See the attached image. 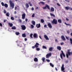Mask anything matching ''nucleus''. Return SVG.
<instances>
[{
  "mask_svg": "<svg viewBox=\"0 0 72 72\" xmlns=\"http://www.w3.org/2000/svg\"><path fill=\"white\" fill-rule=\"evenodd\" d=\"M58 22L59 23H62V20L60 19H58Z\"/></svg>",
  "mask_w": 72,
  "mask_h": 72,
  "instance_id": "obj_19",
  "label": "nucleus"
},
{
  "mask_svg": "<svg viewBox=\"0 0 72 72\" xmlns=\"http://www.w3.org/2000/svg\"><path fill=\"white\" fill-rule=\"evenodd\" d=\"M50 15H51V16H53V17H55V16L54 14H53L51 13H50Z\"/></svg>",
  "mask_w": 72,
  "mask_h": 72,
  "instance_id": "obj_27",
  "label": "nucleus"
},
{
  "mask_svg": "<svg viewBox=\"0 0 72 72\" xmlns=\"http://www.w3.org/2000/svg\"><path fill=\"white\" fill-rule=\"evenodd\" d=\"M41 22L42 23H44V20L43 19H41Z\"/></svg>",
  "mask_w": 72,
  "mask_h": 72,
  "instance_id": "obj_35",
  "label": "nucleus"
},
{
  "mask_svg": "<svg viewBox=\"0 0 72 72\" xmlns=\"http://www.w3.org/2000/svg\"><path fill=\"white\" fill-rule=\"evenodd\" d=\"M17 46H19V47L20 48H21V47H22V44H18Z\"/></svg>",
  "mask_w": 72,
  "mask_h": 72,
  "instance_id": "obj_21",
  "label": "nucleus"
},
{
  "mask_svg": "<svg viewBox=\"0 0 72 72\" xmlns=\"http://www.w3.org/2000/svg\"><path fill=\"white\" fill-rule=\"evenodd\" d=\"M43 9H46V6L43 7Z\"/></svg>",
  "mask_w": 72,
  "mask_h": 72,
  "instance_id": "obj_43",
  "label": "nucleus"
},
{
  "mask_svg": "<svg viewBox=\"0 0 72 72\" xmlns=\"http://www.w3.org/2000/svg\"><path fill=\"white\" fill-rule=\"evenodd\" d=\"M57 49H58V50L59 51L61 50V49H62V48H61V47L60 46H58L57 47Z\"/></svg>",
  "mask_w": 72,
  "mask_h": 72,
  "instance_id": "obj_12",
  "label": "nucleus"
},
{
  "mask_svg": "<svg viewBox=\"0 0 72 72\" xmlns=\"http://www.w3.org/2000/svg\"><path fill=\"white\" fill-rule=\"evenodd\" d=\"M11 29H12V30H16V27L14 26H13L12 27Z\"/></svg>",
  "mask_w": 72,
  "mask_h": 72,
  "instance_id": "obj_28",
  "label": "nucleus"
},
{
  "mask_svg": "<svg viewBox=\"0 0 72 72\" xmlns=\"http://www.w3.org/2000/svg\"><path fill=\"white\" fill-rule=\"evenodd\" d=\"M64 64H63L62 65V66L61 68V69L62 71H64L65 70V68L64 67Z\"/></svg>",
  "mask_w": 72,
  "mask_h": 72,
  "instance_id": "obj_7",
  "label": "nucleus"
},
{
  "mask_svg": "<svg viewBox=\"0 0 72 72\" xmlns=\"http://www.w3.org/2000/svg\"><path fill=\"white\" fill-rule=\"evenodd\" d=\"M3 22L4 23V22H6V20H4V22Z\"/></svg>",
  "mask_w": 72,
  "mask_h": 72,
  "instance_id": "obj_62",
  "label": "nucleus"
},
{
  "mask_svg": "<svg viewBox=\"0 0 72 72\" xmlns=\"http://www.w3.org/2000/svg\"><path fill=\"white\" fill-rule=\"evenodd\" d=\"M46 58H49L51 56V53H49L47 54L46 55Z\"/></svg>",
  "mask_w": 72,
  "mask_h": 72,
  "instance_id": "obj_4",
  "label": "nucleus"
},
{
  "mask_svg": "<svg viewBox=\"0 0 72 72\" xmlns=\"http://www.w3.org/2000/svg\"><path fill=\"white\" fill-rule=\"evenodd\" d=\"M46 7L48 9L50 10V7H49V6L47 4H46Z\"/></svg>",
  "mask_w": 72,
  "mask_h": 72,
  "instance_id": "obj_22",
  "label": "nucleus"
},
{
  "mask_svg": "<svg viewBox=\"0 0 72 72\" xmlns=\"http://www.w3.org/2000/svg\"><path fill=\"white\" fill-rule=\"evenodd\" d=\"M65 9L66 10H72V8H70L69 6H66L65 7Z\"/></svg>",
  "mask_w": 72,
  "mask_h": 72,
  "instance_id": "obj_5",
  "label": "nucleus"
},
{
  "mask_svg": "<svg viewBox=\"0 0 72 72\" xmlns=\"http://www.w3.org/2000/svg\"><path fill=\"white\" fill-rule=\"evenodd\" d=\"M65 1L67 3H69V2H70V1L68 0H65Z\"/></svg>",
  "mask_w": 72,
  "mask_h": 72,
  "instance_id": "obj_45",
  "label": "nucleus"
},
{
  "mask_svg": "<svg viewBox=\"0 0 72 72\" xmlns=\"http://www.w3.org/2000/svg\"><path fill=\"white\" fill-rule=\"evenodd\" d=\"M61 53H60V57L62 59H63V56H62V55H63L64 57H66V55H65L64 53H63V51H61Z\"/></svg>",
  "mask_w": 72,
  "mask_h": 72,
  "instance_id": "obj_3",
  "label": "nucleus"
},
{
  "mask_svg": "<svg viewBox=\"0 0 72 72\" xmlns=\"http://www.w3.org/2000/svg\"><path fill=\"white\" fill-rule=\"evenodd\" d=\"M35 46H33L32 47V49H35Z\"/></svg>",
  "mask_w": 72,
  "mask_h": 72,
  "instance_id": "obj_52",
  "label": "nucleus"
},
{
  "mask_svg": "<svg viewBox=\"0 0 72 72\" xmlns=\"http://www.w3.org/2000/svg\"><path fill=\"white\" fill-rule=\"evenodd\" d=\"M22 53H23V54H26V52L25 50H24L23 51H22Z\"/></svg>",
  "mask_w": 72,
  "mask_h": 72,
  "instance_id": "obj_40",
  "label": "nucleus"
},
{
  "mask_svg": "<svg viewBox=\"0 0 72 72\" xmlns=\"http://www.w3.org/2000/svg\"><path fill=\"white\" fill-rule=\"evenodd\" d=\"M55 69L56 71H58V69H57V68L56 67L55 68Z\"/></svg>",
  "mask_w": 72,
  "mask_h": 72,
  "instance_id": "obj_63",
  "label": "nucleus"
},
{
  "mask_svg": "<svg viewBox=\"0 0 72 72\" xmlns=\"http://www.w3.org/2000/svg\"><path fill=\"white\" fill-rule=\"evenodd\" d=\"M66 32L67 33H68V34H69V33L70 32L69 30L67 31Z\"/></svg>",
  "mask_w": 72,
  "mask_h": 72,
  "instance_id": "obj_49",
  "label": "nucleus"
},
{
  "mask_svg": "<svg viewBox=\"0 0 72 72\" xmlns=\"http://www.w3.org/2000/svg\"><path fill=\"white\" fill-rule=\"evenodd\" d=\"M14 14H17V12L15 11L14 12Z\"/></svg>",
  "mask_w": 72,
  "mask_h": 72,
  "instance_id": "obj_57",
  "label": "nucleus"
},
{
  "mask_svg": "<svg viewBox=\"0 0 72 72\" xmlns=\"http://www.w3.org/2000/svg\"><path fill=\"white\" fill-rule=\"evenodd\" d=\"M26 17V14L25 13L23 14L22 15V19H24Z\"/></svg>",
  "mask_w": 72,
  "mask_h": 72,
  "instance_id": "obj_9",
  "label": "nucleus"
},
{
  "mask_svg": "<svg viewBox=\"0 0 72 72\" xmlns=\"http://www.w3.org/2000/svg\"><path fill=\"white\" fill-rule=\"evenodd\" d=\"M9 2L10 4V6H11L12 9H13L14 6V4L12 2V1L11 0Z\"/></svg>",
  "mask_w": 72,
  "mask_h": 72,
  "instance_id": "obj_1",
  "label": "nucleus"
},
{
  "mask_svg": "<svg viewBox=\"0 0 72 72\" xmlns=\"http://www.w3.org/2000/svg\"><path fill=\"white\" fill-rule=\"evenodd\" d=\"M49 51H53V47H50L49 48Z\"/></svg>",
  "mask_w": 72,
  "mask_h": 72,
  "instance_id": "obj_20",
  "label": "nucleus"
},
{
  "mask_svg": "<svg viewBox=\"0 0 72 72\" xmlns=\"http://www.w3.org/2000/svg\"><path fill=\"white\" fill-rule=\"evenodd\" d=\"M1 4L3 6H4L5 4L4 3L2 2L1 3Z\"/></svg>",
  "mask_w": 72,
  "mask_h": 72,
  "instance_id": "obj_37",
  "label": "nucleus"
},
{
  "mask_svg": "<svg viewBox=\"0 0 72 72\" xmlns=\"http://www.w3.org/2000/svg\"><path fill=\"white\" fill-rule=\"evenodd\" d=\"M8 24H9V25L10 27H12L13 25V24H12V23H8Z\"/></svg>",
  "mask_w": 72,
  "mask_h": 72,
  "instance_id": "obj_15",
  "label": "nucleus"
},
{
  "mask_svg": "<svg viewBox=\"0 0 72 72\" xmlns=\"http://www.w3.org/2000/svg\"><path fill=\"white\" fill-rule=\"evenodd\" d=\"M11 19L13 21L14 20V17H11Z\"/></svg>",
  "mask_w": 72,
  "mask_h": 72,
  "instance_id": "obj_44",
  "label": "nucleus"
},
{
  "mask_svg": "<svg viewBox=\"0 0 72 72\" xmlns=\"http://www.w3.org/2000/svg\"><path fill=\"white\" fill-rule=\"evenodd\" d=\"M19 22H22V20H21V19H19Z\"/></svg>",
  "mask_w": 72,
  "mask_h": 72,
  "instance_id": "obj_61",
  "label": "nucleus"
},
{
  "mask_svg": "<svg viewBox=\"0 0 72 72\" xmlns=\"http://www.w3.org/2000/svg\"><path fill=\"white\" fill-rule=\"evenodd\" d=\"M46 61L47 62H50V60L47 59L46 60Z\"/></svg>",
  "mask_w": 72,
  "mask_h": 72,
  "instance_id": "obj_50",
  "label": "nucleus"
},
{
  "mask_svg": "<svg viewBox=\"0 0 72 72\" xmlns=\"http://www.w3.org/2000/svg\"><path fill=\"white\" fill-rule=\"evenodd\" d=\"M44 37L47 40H49V38H48V37L47 36V35H44Z\"/></svg>",
  "mask_w": 72,
  "mask_h": 72,
  "instance_id": "obj_18",
  "label": "nucleus"
},
{
  "mask_svg": "<svg viewBox=\"0 0 72 72\" xmlns=\"http://www.w3.org/2000/svg\"><path fill=\"white\" fill-rule=\"evenodd\" d=\"M24 40L25 41H27V38H25Z\"/></svg>",
  "mask_w": 72,
  "mask_h": 72,
  "instance_id": "obj_56",
  "label": "nucleus"
},
{
  "mask_svg": "<svg viewBox=\"0 0 72 72\" xmlns=\"http://www.w3.org/2000/svg\"><path fill=\"white\" fill-rule=\"evenodd\" d=\"M25 21H26V22H27V21H28V19H26Z\"/></svg>",
  "mask_w": 72,
  "mask_h": 72,
  "instance_id": "obj_59",
  "label": "nucleus"
},
{
  "mask_svg": "<svg viewBox=\"0 0 72 72\" xmlns=\"http://www.w3.org/2000/svg\"><path fill=\"white\" fill-rule=\"evenodd\" d=\"M16 42H19V43H21V41L19 40H17L16 41Z\"/></svg>",
  "mask_w": 72,
  "mask_h": 72,
  "instance_id": "obj_48",
  "label": "nucleus"
},
{
  "mask_svg": "<svg viewBox=\"0 0 72 72\" xmlns=\"http://www.w3.org/2000/svg\"><path fill=\"white\" fill-rule=\"evenodd\" d=\"M31 28H34V26H33V25L31 24Z\"/></svg>",
  "mask_w": 72,
  "mask_h": 72,
  "instance_id": "obj_41",
  "label": "nucleus"
},
{
  "mask_svg": "<svg viewBox=\"0 0 72 72\" xmlns=\"http://www.w3.org/2000/svg\"><path fill=\"white\" fill-rule=\"evenodd\" d=\"M61 38L63 40H64V41L66 40V38L64 37V36L63 35H62Z\"/></svg>",
  "mask_w": 72,
  "mask_h": 72,
  "instance_id": "obj_13",
  "label": "nucleus"
},
{
  "mask_svg": "<svg viewBox=\"0 0 72 72\" xmlns=\"http://www.w3.org/2000/svg\"><path fill=\"white\" fill-rule=\"evenodd\" d=\"M33 37L34 38L37 39L38 38V35L37 33H34L33 35Z\"/></svg>",
  "mask_w": 72,
  "mask_h": 72,
  "instance_id": "obj_8",
  "label": "nucleus"
},
{
  "mask_svg": "<svg viewBox=\"0 0 72 72\" xmlns=\"http://www.w3.org/2000/svg\"><path fill=\"white\" fill-rule=\"evenodd\" d=\"M65 24H66V25H68V26H69L70 27H71V24H67V23H66V22H65Z\"/></svg>",
  "mask_w": 72,
  "mask_h": 72,
  "instance_id": "obj_34",
  "label": "nucleus"
},
{
  "mask_svg": "<svg viewBox=\"0 0 72 72\" xmlns=\"http://www.w3.org/2000/svg\"><path fill=\"white\" fill-rule=\"evenodd\" d=\"M25 6H26V8H29V5L27 3H26Z\"/></svg>",
  "mask_w": 72,
  "mask_h": 72,
  "instance_id": "obj_17",
  "label": "nucleus"
},
{
  "mask_svg": "<svg viewBox=\"0 0 72 72\" xmlns=\"http://www.w3.org/2000/svg\"><path fill=\"white\" fill-rule=\"evenodd\" d=\"M48 26L49 27V28H52V25H51V24L50 23H48Z\"/></svg>",
  "mask_w": 72,
  "mask_h": 72,
  "instance_id": "obj_11",
  "label": "nucleus"
},
{
  "mask_svg": "<svg viewBox=\"0 0 72 72\" xmlns=\"http://www.w3.org/2000/svg\"><path fill=\"white\" fill-rule=\"evenodd\" d=\"M21 27L22 28V30H25L26 29V26L24 25H22L21 26Z\"/></svg>",
  "mask_w": 72,
  "mask_h": 72,
  "instance_id": "obj_6",
  "label": "nucleus"
},
{
  "mask_svg": "<svg viewBox=\"0 0 72 72\" xmlns=\"http://www.w3.org/2000/svg\"><path fill=\"white\" fill-rule=\"evenodd\" d=\"M4 6H5V8H8V5L6 3H5L4 4Z\"/></svg>",
  "mask_w": 72,
  "mask_h": 72,
  "instance_id": "obj_26",
  "label": "nucleus"
},
{
  "mask_svg": "<svg viewBox=\"0 0 72 72\" xmlns=\"http://www.w3.org/2000/svg\"><path fill=\"white\" fill-rule=\"evenodd\" d=\"M42 60L43 62H44V61H45V57H42Z\"/></svg>",
  "mask_w": 72,
  "mask_h": 72,
  "instance_id": "obj_29",
  "label": "nucleus"
},
{
  "mask_svg": "<svg viewBox=\"0 0 72 72\" xmlns=\"http://www.w3.org/2000/svg\"><path fill=\"white\" fill-rule=\"evenodd\" d=\"M51 23L52 24H57V23H58V22H57V20L56 19H53V21H52Z\"/></svg>",
  "mask_w": 72,
  "mask_h": 72,
  "instance_id": "obj_2",
  "label": "nucleus"
},
{
  "mask_svg": "<svg viewBox=\"0 0 72 72\" xmlns=\"http://www.w3.org/2000/svg\"><path fill=\"white\" fill-rule=\"evenodd\" d=\"M32 24H33V25H35V21H32Z\"/></svg>",
  "mask_w": 72,
  "mask_h": 72,
  "instance_id": "obj_30",
  "label": "nucleus"
},
{
  "mask_svg": "<svg viewBox=\"0 0 72 72\" xmlns=\"http://www.w3.org/2000/svg\"><path fill=\"white\" fill-rule=\"evenodd\" d=\"M70 35L71 36H72V33H70Z\"/></svg>",
  "mask_w": 72,
  "mask_h": 72,
  "instance_id": "obj_64",
  "label": "nucleus"
},
{
  "mask_svg": "<svg viewBox=\"0 0 72 72\" xmlns=\"http://www.w3.org/2000/svg\"><path fill=\"white\" fill-rule=\"evenodd\" d=\"M64 42H62L61 43H60V44L61 45H63V44H64Z\"/></svg>",
  "mask_w": 72,
  "mask_h": 72,
  "instance_id": "obj_51",
  "label": "nucleus"
},
{
  "mask_svg": "<svg viewBox=\"0 0 72 72\" xmlns=\"http://www.w3.org/2000/svg\"><path fill=\"white\" fill-rule=\"evenodd\" d=\"M28 4H30V6H32V4L31 3V2H29Z\"/></svg>",
  "mask_w": 72,
  "mask_h": 72,
  "instance_id": "obj_36",
  "label": "nucleus"
},
{
  "mask_svg": "<svg viewBox=\"0 0 72 72\" xmlns=\"http://www.w3.org/2000/svg\"><path fill=\"white\" fill-rule=\"evenodd\" d=\"M32 10H34V8L32 7Z\"/></svg>",
  "mask_w": 72,
  "mask_h": 72,
  "instance_id": "obj_60",
  "label": "nucleus"
},
{
  "mask_svg": "<svg viewBox=\"0 0 72 72\" xmlns=\"http://www.w3.org/2000/svg\"><path fill=\"white\" fill-rule=\"evenodd\" d=\"M54 11V8L53 7H51L50 10V12H52Z\"/></svg>",
  "mask_w": 72,
  "mask_h": 72,
  "instance_id": "obj_16",
  "label": "nucleus"
},
{
  "mask_svg": "<svg viewBox=\"0 0 72 72\" xmlns=\"http://www.w3.org/2000/svg\"><path fill=\"white\" fill-rule=\"evenodd\" d=\"M34 60L35 62H37L38 61V59H37V58L35 57L34 59Z\"/></svg>",
  "mask_w": 72,
  "mask_h": 72,
  "instance_id": "obj_23",
  "label": "nucleus"
},
{
  "mask_svg": "<svg viewBox=\"0 0 72 72\" xmlns=\"http://www.w3.org/2000/svg\"><path fill=\"white\" fill-rule=\"evenodd\" d=\"M30 37L31 38H33V37L32 36H33V33H31L30 34Z\"/></svg>",
  "mask_w": 72,
  "mask_h": 72,
  "instance_id": "obj_38",
  "label": "nucleus"
},
{
  "mask_svg": "<svg viewBox=\"0 0 72 72\" xmlns=\"http://www.w3.org/2000/svg\"><path fill=\"white\" fill-rule=\"evenodd\" d=\"M15 33L16 35H19V34H20V33H19V32H16Z\"/></svg>",
  "mask_w": 72,
  "mask_h": 72,
  "instance_id": "obj_31",
  "label": "nucleus"
},
{
  "mask_svg": "<svg viewBox=\"0 0 72 72\" xmlns=\"http://www.w3.org/2000/svg\"><path fill=\"white\" fill-rule=\"evenodd\" d=\"M22 36L23 37H26V34L25 33H23L22 34Z\"/></svg>",
  "mask_w": 72,
  "mask_h": 72,
  "instance_id": "obj_25",
  "label": "nucleus"
},
{
  "mask_svg": "<svg viewBox=\"0 0 72 72\" xmlns=\"http://www.w3.org/2000/svg\"><path fill=\"white\" fill-rule=\"evenodd\" d=\"M66 63H68V60H66L65 61Z\"/></svg>",
  "mask_w": 72,
  "mask_h": 72,
  "instance_id": "obj_55",
  "label": "nucleus"
},
{
  "mask_svg": "<svg viewBox=\"0 0 72 72\" xmlns=\"http://www.w3.org/2000/svg\"><path fill=\"white\" fill-rule=\"evenodd\" d=\"M40 3H41L42 5H45V3L43 2H40L39 3V4H40Z\"/></svg>",
  "mask_w": 72,
  "mask_h": 72,
  "instance_id": "obj_32",
  "label": "nucleus"
},
{
  "mask_svg": "<svg viewBox=\"0 0 72 72\" xmlns=\"http://www.w3.org/2000/svg\"><path fill=\"white\" fill-rule=\"evenodd\" d=\"M0 26H1V27H3V25L2 24H1V23H0Z\"/></svg>",
  "mask_w": 72,
  "mask_h": 72,
  "instance_id": "obj_54",
  "label": "nucleus"
},
{
  "mask_svg": "<svg viewBox=\"0 0 72 72\" xmlns=\"http://www.w3.org/2000/svg\"><path fill=\"white\" fill-rule=\"evenodd\" d=\"M47 27V25H44V28H46V27Z\"/></svg>",
  "mask_w": 72,
  "mask_h": 72,
  "instance_id": "obj_53",
  "label": "nucleus"
},
{
  "mask_svg": "<svg viewBox=\"0 0 72 72\" xmlns=\"http://www.w3.org/2000/svg\"><path fill=\"white\" fill-rule=\"evenodd\" d=\"M57 5H58V6H60V5L58 3H57Z\"/></svg>",
  "mask_w": 72,
  "mask_h": 72,
  "instance_id": "obj_58",
  "label": "nucleus"
},
{
  "mask_svg": "<svg viewBox=\"0 0 72 72\" xmlns=\"http://www.w3.org/2000/svg\"><path fill=\"white\" fill-rule=\"evenodd\" d=\"M3 12L4 14H6V10H5V9L4 10Z\"/></svg>",
  "mask_w": 72,
  "mask_h": 72,
  "instance_id": "obj_42",
  "label": "nucleus"
},
{
  "mask_svg": "<svg viewBox=\"0 0 72 72\" xmlns=\"http://www.w3.org/2000/svg\"><path fill=\"white\" fill-rule=\"evenodd\" d=\"M36 27L38 28H40V27H41V25H40V24L39 23L38 25V24H37L36 25Z\"/></svg>",
  "mask_w": 72,
  "mask_h": 72,
  "instance_id": "obj_14",
  "label": "nucleus"
},
{
  "mask_svg": "<svg viewBox=\"0 0 72 72\" xmlns=\"http://www.w3.org/2000/svg\"><path fill=\"white\" fill-rule=\"evenodd\" d=\"M50 66H51L52 67H54V66L53 65V64H52L51 63H50Z\"/></svg>",
  "mask_w": 72,
  "mask_h": 72,
  "instance_id": "obj_24",
  "label": "nucleus"
},
{
  "mask_svg": "<svg viewBox=\"0 0 72 72\" xmlns=\"http://www.w3.org/2000/svg\"><path fill=\"white\" fill-rule=\"evenodd\" d=\"M43 47V49H46V46H42Z\"/></svg>",
  "mask_w": 72,
  "mask_h": 72,
  "instance_id": "obj_39",
  "label": "nucleus"
},
{
  "mask_svg": "<svg viewBox=\"0 0 72 72\" xmlns=\"http://www.w3.org/2000/svg\"><path fill=\"white\" fill-rule=\"evenodd\" d=\"M6 16L7 17H9V12H7V13H6Z\"/></svg>",
  "mask_w": 72,
  "mask_h": 72,
  "instance_id": "obj_33",
  "label": "nucleus"
},
{
  "mask_svg": "<svg viewBox=\"0 0 72 72\" xmlns=\"http://www.w3.org/2000/svg\"><path fill=\"white\" fill-rule=\"evenodd\" d=\"M32 16V18H34L35 17V14H33Z\"/></svg>",
  "mask_w": 72,
  "mask_h": 72,
  "instance_id": "obj_46",
  "label": "nucleus"
},
{
  "mask_svg": "<svg viewBox=\"0 0 72 72\" xmlns=\"http://www.w3.org/2000/svg\"><path fill=\"white\" fill-rule=\"evenodd\" d=\"M39 44L38 43H36V44L35 45V48H39Z\"/></svg>",
  "mask_w": 72,
  "mask_h": 72,
  "instance_id": "obj_10",
  "label": "nucleus"
},
{
  "mask_svg": "<svg viewBox=\"0 0 72 72\" xmlns=\"http://www.w3.org/2000/svg\"><path fill=\"white\" fill-rule=\"evenodd\" d=\"M36 50L37 51H39V50H40V49L39 48H36Z\"/></svg>",
  "mask_w": 72,
  "mask_h": 72,
  "instance_id": "obj_47",
  "label": "nucleus"
}]
</instances>
